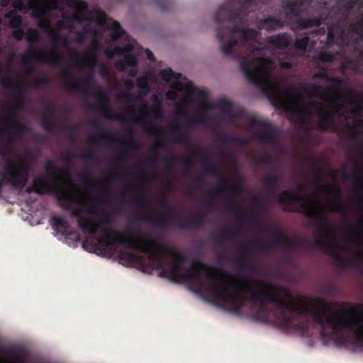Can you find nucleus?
Masks as SVG:
<instances>
[{
  "mask_svg": "<svg viewBox=\"0 0 363 363\" xmlns=\"http://www.w3.org/2000/svg\"><path fill=\"white\" fill-rule=\"evenodd\" d=\"M242 282L237 284V294H230L228 289L216 287V294L228 304L230 312L239 313L246 302L258 305L255 318L267 322L269 314L267 303H272L283 313L285 325L308 333V323L301 321L295 323L298 317L310 316L314 324L320 326V335L323 341L330 340L337 347H363V319L356 315L354 308L343 309L340 314L330 315L335 303L317 297L313 299L315 307L298 305L293 298L291 293L282 287L271 284L265 290H257L264 286L262 281L253 279L248 276L242 277Z\"/></svg>",
  "mask_w": 363,
  "mask_h": 363,
  "instance_id": "obj_1",
  "label": "nucleus"
},
{
  "mask_svg": "<svg viewBox=\"0 0 363 363\" xmlns=\"http://www.w3.org/2000/svg\"><path fill=\"white\" fill-rule=\"evenodd\" d=\"M55 196L57 201L60 203L61 207L65 210L71 212V217L76 219L78 227L81 230L89 237L82 242V247L90 252H94L98 255H107L111 251V247L116 244H121L124 245L127 248H130L125 244L115 242L113 244H110L106 247L104 246V243L101 242V238H105L108 236L111 232L115 231L117 233L121 235L125 239H127L123 234L118 233L113 228H106L104 230V235L103 236H96L99 230L102 226H108L111 223V217L109 213H105L103 216H92L84 218L82 213L86 215H94L96 214V206H89L85 208H75L74 205H82L83 201L80 199H77L69 191L64 189H55ZM133 222H130L126 233L130 235V239L134 238L138 240H143L144 237L142 236L140 230L135 229L131 227Z\"/></svg>",
  "mask_w": 363,
  "mask_h": 363,
  "instance_id": "obj_2",
  "label": "nucleus"
},
{
  "mask_svg": "<svg viewBox=\"0 0 363 363\" xmlns=\"http://www.w3.org/2000/svg\"><path fill=\"white\" fill-rule=\"evenodd\" d=\"M256 0H228L214 13L217 23L216 35L220 42V50L225 57H238L235 46L255 40L258 32L252 28H243L245 18L254 10Z\"/></svg>",
  "mask_w": 363,
  "mask_h": 363,
  "instance_id": "obj_3",
  "label": "nucleus"
},
{
  "mask_svg": "<svg viewBox=\"0 0 363 363\" xmlns=\"http://www.w3.org/2000/svg\"><path fill=\"white\" fill-rule=\"evenodd\" d=\"M213 267H208L201 262H196L190 267H183L182 264L172 261L171 267L167 269V272H162L164 277L167 274L171 275L174 279L182 278L188 281L191 285L195 287V292L202 295L207 293L216 301L224 310L229 311V306L227 303L217 296L216 294V287L228 289L230 294H237L231 289L230 284L228 282H222L220 279L214 276L212 273Z\"/></svg>",
  "mask_w": 363,
  "mask_h": 363,
  "instance_id": "obj_4",
  "label": "nucleus"
},
{
  "mask_svg": "<svg viewBox=\"0 0 363 363\" xmlns=\"http://www.w3.org/2000/svg\"><path fill=\"white\" fill-rule=\"evenodd\" d=\"M300 208L304 215L313 222V225L319 228L320 237L315 239L313 245L322 251L330 254L335 264L342 268L347 269L353 264L354 261L349 259L342 255L334 247L328 243V240L335 238L333 229L329 223L328 214L321 206L320 201L304 202Z\"/></svg>",
  "mask_w": 363,
  "mask_h": 363,
  "instance_id": "obj_5",
  "label": "nucleus"
},
{
  "mask_svg": "<svg viewBox=\"0 0 363 363\" xmlns=\"http://www.w3.org/2000/svg\"><path fill=\"white\" fill-rule=\"evenodd\" d=\"M117 241L147 255L148 258L152 262L156 263L157 268L162 272H167V268L164 267V254L168 255L173 262H179L180 264H183L186 259V255L180 252L178 250L162 245L145 238L143 240L134 238L125 239L121 235L112 230L107 238L101 239V242L105 244V247Z\"/></svg>",
  "mask_w": 363,
  "mask_h": 363,
  "instance_id": "obj_6",
  "label": "nucleus"
},
{
  "mask_svg": "<svg viewBox=\"0 0 363 363\" xmlns=\"http://www.w3.org/2000/svg\"><path fill=\"white\" fill-rule=\"evenodd\" d=\"M214 107L222 111L230 123H235L238 118H247L250 131L264 144L275 145L277 143L275 138L277 129L269 121L260 120L254 116L247 117L243 108H235L232 102L224 99L219 100Z\"/></svg>",
  "mask_w": 363,
  "mask_h": 363,
  "instance_id": "obj_7",
  "label": "nucleus"
},
{
  "mask_svg": "<svg viewBox=\"0 0 363 363\" xmlns=\"http://www.w3.org/2000/svg\"><path fill=\"white\" fill-rule=\"evenodd\" d=\"M158 81L169 86L167 91H207L196 88L191 81L181 73L174 72L171 68L161 69L157 74L152 71L146 72L136 78V85L140 89L139 91H152L150 85L156 84Z\"/></svg>",
  "mask_w": 363,
  "mask_h": 363,
  "instance_id": "obj_8",
  "label": "nucleus"
},
{
  "mask_svg": "<svg viewBox=\"0 0 363 363\" xmlns=\"http://www.w3.org/2000/svg\"><path fill=\"white\" fill-rule=\"evenodd\" d=\"M268 98L272 105L277 109L286 112L290 116H303L311 117L314 112L306 105H299L294 100V96H301L302 94H307L309 96H318L322 99L330 95L337 96L343 92H262ZM345 94H355L356 92H345Z\"/></svg>",
  "mask_w": 363,
  "mask_h": 363,
  "instance_id": "obj_9",
  "label": "nucleus"
},
{
  "mask_svg": "<svg viewBox=\"0 0 363 363\" xmlns=\"http://www.w3.org/2000/svg\"><path fill=\"white\" fill-rule=\"evenodd\" d=\"M31 60L57 67L65 76H67L70 73L69 65L57 52L54 50H28L27 53L22 56L23 72L27 75H30L34 72V68L30 63Z\"/></svg>",
  "mask_w": 363,
  "mask_h": 363,
  "instance_id": "obj_10",
  "label": "nucleus"
},
{
  "mask_svg": "<svg viewBox=\"0 0 363 363\" xmlns=\"http://www.w3.org/2000/svg\"><path fill=\"white\" fill-rule=\"evenodd\" d=\"M262 230L270 234L273 238L268 243L253 248L252 250L255 252L267 253L270 251L272 246L287 249H310L313 247V244L308 239L296 238L291 240L280 233L276 228L269 225H262Z\"/></svg>",
  "mask_w": 363,
  "mask_h": 363,
  "instance_id": "obj_11",
  "label": "nucleus"
},
{
  "mask_svg": "<svg viewBox=\"0 0 363 363\" xmlns=\"http://www.w3.org/2000/svg\"><path fill=\"white\" fill-rule=\"evenodd\" d=\"M272 64V60L269 57L243 58L240 62V69L250 83L260 86L269 75L268 68Z\"/></svg>",
  "mask_w": 363,
  "mask_h": 363,
  "instance_id": "obj_12",
  "label": "nucleus"
},
{
  "mask_svg": "<svg viewBox=\"0 0 363 363\" xmlns=\"http://www.w3.org/2000/svg\"><path fill=\"white\" fill-rule=\"evenodd\" d=\"M30 171V168L25 161L21 160L13 165L11 160L6 157L5 173L0 179V194L3 187L9 184L14 188L22 189L28 182Z\"/></svg>",
  "mask_w": 363,
  "mask_h": 363,
  "instance_id": "obj_13",
  "label": "nucleus"
},
{
  "mask_svg": "<svg viewBox=\"0 0 363 363\" xmlns=\"http://www.w3.org/2000/svg\"><path fill=\"white\" fill-rule=\"evenodd\" d=\"M143 219L161 227L164 226L169 220L174 219L177 221V225L183 229H199L204 224L205 215L202 212H198L186 220L179 216H175L172 212H169L160 216L150 214L145 216Z\"/></svg>",
  "mask_w": 363,
  "mask_h": 363,
  "instance_id": "obj_14",
  "label": "nucleus"
},
{
  "mask_svg": "<svg viewBox=\"0 0 363 363\" xmlns=\"http://www.w3.org/2000/svg\"><path fill=\"white\" fill-rule=\"evenodd\" d=\"M88 141L91 144H97L99 143L118 144L130 150H137L140 147V143L138 140L135 138L132 130H129L125 140H120L107 130L101 128L99 130L98 137L94 135H91L88 138Z\"/></svg>",
  "mask_w": 363,
  "mask_h": 363,
  "instance_id": "obj_15",
  "label": "nucleus"
},
{
  "mask_svg": "<svg viewBox=\"0 0 363 363\" xmlns=\"http://www.w3.org/2000/svg\"><path fill=\"white\" fill-rule=\"evenodd\" d=\"M319 70L315 72L313 78L314 79H320L323 82L329 83V86L325 88L320 85H314L309 89H266L262 87L259 91H354V89H341L335 87L334 85L340 83L342 80L339 77L331 75L323 66H318Z\"/></svg>",
  "mask_w": 363,
  "mask_h": 363,
  "instance_id": "obj_16",
  "label": "nucleus"
},
{
  "mask_svg": "<svg viewBox=\"0 0 363 363\" xmlns=\"http://www.w3.org/2000/svg\"><path fill=\"white\" fill-rule=\"evenodd\" d=\"M135 49L134 43H128L123 45H116L113 51H106V55L108 58H113L114 55L123 56V59L116 61V67L121 72H124L127 65H135L136 60L133 55Z\"/></svg>",
  "mask_w": 363,
  "mask_h": 363,
  "instance_id": "obj_17",
  "label": "nucleus"
},
{
  "mask_svg": "<svg viewBox=\"0 0 363 363\" xmlns=\"http://www.w3.org/2000/svg\"><path fill=\"white\" fill-rule=\"evenodd\" d=\"M306 191L304 184H299L296 191H283L279 196L278 201L281 204L289 207V211L292 212H299L300 208L297 206L298 203L303 202L304 197L301 194Z\"/></svg>",
  "mask_w": 363,
  "mask_h": 363,
  "instance_id": "obj_18",
  "label": "nucleus"
},
{
  "mask_svg": "<svg viewBox=\"0 0 363 363\" xmlns=\"http://www.w3.org/2000/svg\"><path fill=\"white\" fill-rule=\"evenodd\" d=\"M90 14L95 16L97 23L107 25L111 30V38L113 41L119 40L125 34L120 23L113 19H108L106 13L101 9L91 10Z\"/></svg>",
  "mask_w": 363,
  "mask_h": 363,
  "instance_id": "obj_19",
  "label": "nucleus"
},
{
  "mask_svg": "<svg viewBox=\"0 0 363 363\" xmlns=\"http://www.w3.org/2000/svg\"><path fill=\"white\" fill-rule=\"evenodd\" d=\"M149 111L154 112V115L148 120H146L142 116L136 114L133 109L130 110L129 114L130 115L133 121L135 123L141 124L146 133H152L154 131L161 132L162 128L154 125L155 120L161 117L160 113L155 111L152 108H148L146 106H143L142 112L144 116L147 115Z\"/></svg>",
  "mask_w": 363,
  "mask_h": 363,
  "instance_id": "obj_20",
  "label": "nucleus"
},
{
  "mask_svg": "<svg viewBox=\"0 0 363 363\" xmlns=\"http://www.w3.org/2000/svg\"><path fill=\"white\" fill-rule=\"evenodd\" d=\"M51 221L52 228L65 236L69 244H75L80 240L79 234L76 230H71L69 223L62 216H55Z\"/></svg>",
  "mask_w": 363,
  "mask_h": 363,
  "instance_id": "obj_21",
  "label": "nucleus"
},
{
  "mask_svg": "<svg viewBox=\"0 0 363 363\" xmlns=\"http://www.w3.org/2000/svg\"><path fill=\"white\" fill-rule=\"evenodd\" d=\"M72 65L78 69H86L92 72L97 65L96 57L84 55L82 57L77 52L73 51L71 57Z\"/></svg>",
  "mask_w": 363,
  "mask_h": 363,
  "instance_id": "obj_22",
  "label": "nucleus"
},
{
  "mask_svg": "<svg viewBox=\"0 0 363 363\" xmlns=\"http://www.w3.org/2000/svg\"><path fill=\"white\" fill-rule=\"evenodd\" d=\"M125 191L131 192L130 201L138 208H148L150 203L144 195V188L143 186L137 184L132 186L125 187Z\"/></svg>",
  "mask_w": 363,
  "mask_h": 363,
  "instance_id": "obj_23",
  "label": "nucleus"
},
{
  "mask_svg": "<svg viewBox=\"0 0 363 363\" xmlns=\"http://www.w3.org/2000/svg\"><path fill=\"white\" fill-rule=\"evenodd\" d=\"M108 177L106 180H104L101 182H97L94 184V185L100 188L101 191V201H103L104 199L109 198L110 196V191L107 182L110 180L121 179L123 176V171L119 168L114 167L108 172Z\"/></svg>",
  "mask_w": 363,
  "mask_h": 363,
  "instance_id": "obj_24",
  "label": "nucleus"
},
{
  "mask_svg": "<svg viewBox=\"0 0 363 363\" xmlns=\"http://www.w3.org/2000/svg\"><path fill=\"white\" fill-rule=\"evenodd\" d=\"M181 160L183 164V168L185 175H190L192 172V160L190 156H185L182 158L176 157L173 155H169L164 158V162L167 164V169L168 172L172 174L174 172V164Z\"/></svg>",
  "mask_w": 363,
  "mask_h": 363,
  "instance_id": "obj_25",
  "label": "nucleus"
},
{
  "mask_svg": "<svg viewBox=\"0 0 363 363\" xmlns=\"http://www.w3.org/2000/svg\"><path fill=\"white\" fill-rule=\"evenodd\" d=\"M359 56L356 59H347L342 63L343 71H350L354 74H363V50L357 48Z\"/></svg>",
  "mask_w": 363,
  "mask_h": 363,
  "instance_id": "obj_26",
  "label": "nucleus"
},
{
  "mask_svg": "<svg viewBox=\"0 0 363 363\" xmlns=\"http://www.w3.org/2000/svg\"><path fill=\"white\" fill-rule=\"evenodd\" d=\"M267 43L270 46L279 50L288 48L292 43V36L288 33H281L271 35L267 38Z\"/></svg>",
  "mask_w": 363,
  "mask_h": 363,
  "instance_id": "obj_27",
  "label": "nucleus"
},
{
  "mask_svg": "<svg viewBox=\"0 0 363 363\" xmlns=\"http://www.w3.org/2000/svg\"><path fill=\"white\" fill-rule=\"evenodd\" d=\"M100 116L110 121H122L123 116L120 114L113 113L109 106L108 99L99 100L96 106Z\"/></svg>",
  "mask_w": 363,
  "mask_h": 363,
  "instance_id": "obj_28",
  "label": "nucleus"
},
{
  "mask_svg": "<svg viewBox=\"0 0 363 363\" xmlns=\"http://www.w3.org/2000/svg\"><path fill=\"white\" fill-rule=\"evenodd\" d=\"M202 161L205 163L206 167L204 172L206 174L216 175L220 177V180L223 182L225 177L219 167H218L213 162V153L205 152L202 155Z\"/></svg>",
  "mask_w": 363,
  "mask_h": 363,
  "instance_id": "obj_29",
  "label": "nucleus"
},
{
  "mask_svg": "<svg viewBox=\"0 0 363 363\" xmlns=\"http://www.w3.org/2000/svg\"><path fill=\"white\" fill-rule=\"evenodd\" d=\"M284 26V21L273 16H268L261 19L258 23V28L267 31H272L277 28H281Z\"/></svg>",
  "mask_w": 363,
  "mask_h": 363,
  "instance_id": "obj_30",
  "label": "nucleus"
},
{
  "mask_svg": "<svg viewBox=\"0 0 363 363\" xmlns=\"http://www.w3.org/2000/svg\"><path fill=\"white\" fill-rule=\"evenodd\" d=\"M281 6L286 18L300 16L301 4L298 0H282Z\"/></svg>",
  "mask_w": 363,
  "mask_h": 363,
  "instance_id": "obj_31",
  "label": "nucleus"
},
{
  "mask_svg": "<svg viewBox=\"0 0 363 363\" xmlns=\"http://www.w3.org/2000/svg\"><path fill=\"white\" fill-rule=\"evenodd\" d=\"M280 177L276 173L267 177L263 182V187L267 193V198L271 199L273 194L278 190V182Z\"/></svg>",
  "mask_w": 363,
  "mask_h": 363,
  "instance_id": "obj_32",
  "label": "nucleus"
},
{
  "mask_svg": "<svg viewBox=\"0 0 363 363\" xmlns=\"http://www.w3.org/2000/svg\"><path fill=\"white\" fill-rule=\"evenodd\" d=\"M228 190H229L233 197H238L242 194V188L240 184L233 186L230 188L226 185L224 179L216 190L209 192V196L213 198L217 195L225 194Z\"/></svg>",
  "mask_w": 363,
  "mask_h": 363,
  "instance_id": "obj_33",
  "label": "nucleus"
},
{
  "mask_svg": "<svg viewBox=\"0 0 363 363\" xmlns=\"http://www.w3.org/2000/svg\"><path fill=\"white\" fill-rule=\"evenodd\" d=\"M335 106L338 111H341L342 112V116L345 117H349L350 115L357 117L362 115L363 113V104L362 102H358L354 107L351 108H347L345 106L344 101H337L335 102Z\"/></svg>",
  "mask_w": 363,
  "mask_h": 363,
  "instance_id": "obj_34",
  "label": "nucleus"
},
{
  "mask_svg": "<svg viewBox=\"0 0 363 363\" xmlns=\"http://www.w3.org/2000/svg\"><path fill=\"white\" fill-rule=\"evenodd\" d=\"M119 257L128 264H137L141 267L145 264L144 257L133 251H121L119 252Z\"/></svg>",
  "mask_w": 363,
  "mask_h": 363,
  "instance_id": "obj_35",
  "label": "nucleus"
},
{
  "mask_svg": "<svg viewBox=\"0 0 363 363\" xmlns=\"http://www.w3.org/2000/svg\"><path fill=\"white\" fill-rule=\"evenodd\" d=\"M318 116L320 118L318 129L326 130L330 128L334 123V119L328 111L326 108H320L318 111Z\"/></svg>",
  "mask_w": 363,
  "mask_h": 363,
  "instance_id": "obj_36",
  "label": "nucleus"
},
{
  "mask_svg": "<svg viewBox=\"0 0 363 363\" xmlns=\"http://www.w3.org/2000/svg\"><path fill=\"white\" fill-rule=\"evenodd\" d=\"M297 25V28L303 30L313 27H319L323 23V18L321 17L303 18H299L295 21Z\"/></svg>",
  "mask_w": 363,
  "mask_h": 363,
  "instance_id": "obj_37",
  "label": "nucleus"
},
{
  "mask_svg": "<svg viewBox=\"0 0 363 363\" xmlns=\"http://www.w3.org/2000/svg\"><path fill=\"white\" fill-rule=\"evenodd\" d=\"M305 162L310 164L313 169L314 175L317 179L316 184L318 186H320L323 188H327L328 186H323L321 181L323 179V169L318 165V161L315 158L312 156L307 155L304 157Z\"/></svg>",
  "mask_w": 363,
  "mask_h": 363,
  "instance_id": "obj_38",
  "label": "nucleus"
},
{
  "mask_svg": "<svg viewBox=\"0 0 363 363\" xmlns=\"http://www.w3.org/2000/svg\"><path fill=\"white\" fill-rule=\"evenodd\" d=\"M72 1L73 6L77 9V11L73 16V18L76 21L80 22L82 20H87L88 18L84 13L88 8V4L84 0H70Z\"/></svg>",
  "mask_w": 363,
  "mask_h": 363,
  "instance_id": "obj_39",
  "label": "nucleus"
},
{
  "mask_svg": "<svg viewBox=\"0 0 363 363\" xmlns=\"http://www.w3.org/2000/svg\"><path fill=\"white\" fill-rule=\"evenodd\" d=\"M331 189L335 191L337 199L330 203V211L344 213L345 212V208L342 201V193L340 188L338 186H333Z\"/></svg>",
  "mask_w": 363,
  "mask_h": 363,
  "instance_id": "obj_40",
  "label": "nucleus"
},
{
  "mask_svg": "<svg viewBox=\"0 0 363 363\" xmlns=\"http://www.w3.org/2000/svg\"><path fill=\"white\" fill-rule=\"evenodd\" d=\"M33 185L43 189V194L50 193L53 189L55 182L51 179L47 181L43 176H38L33 179Z\"/></svg>",
  "mask_w": 363,
  "mask_h": 363,
  "instance_id": "obj_41",
  "label": "nucleus"
},
{
  "mask_svg": "<svg viewBox=\"0 0 363 363\" xmlns=\"http://www.w3.org/2000/svg\"><path fill=\"white\" fill-rule=\"evenodd\" d=\"M44 169L50 179L55 183L58 179L59 174L62 172V171L55 166L52 161L50 160L48 161L45 164Z\"/></svg>",
  "mask_w": 363,
  "mask_h": 363,
  "instance_id": "obj_42",
  "label": "nucleus"
},
{
  "mask_svg": "<svg viewBox=\"0 0 363 363\" xmlns=\"http://www.w3.org/2000/svg\"><path fill=\"white\" fill-rule=\"evenodd\" d=\"M219 140L222 143H234L239 146H246L247 145L249 140L246 138L244 137H238V136H232L229 135H225L222 137H220Z\"/></svg>",
  "mask_w": 363,
  "mask_h": 363,
  "instance_id": "obj_43",
  "label": "nucleus"
},
{
  "mask_svg": "<svg viewBox=\"0 0 363 363\" xmlns=\"http://www.w3.org/2000/svg\"><path fill=\"white\" fill-rule=\"evenodd\" d=\"M358 0H340L336 6L337 10L343 13H350L357 4Z\"/></svg>",
  "mask_w": 363,
  "mask_h": 363,
  "instance_id": "obj_44",
  "label": "nucleus"
},
{
  "mask_svg": "<svg viewBox=\"0 0 363 363\" xmlns=\"http://www.w3.org/2000/svg\"><path fill=\"white\" fill-rule=\"evenodd\" d=\"M25 38L26 40L30 43L29 50H38L33 45L34 43H38L39 40V33L36 29L30 28L28 30Z\"/></svg>",
  "mask_w": 363,
  "mask_h": 363,
  "instance_id": "obj_45",
  "label": "nucleus"
},
{
  "mask_svg": "<svg viewBox=\"0 0 363 363\" xmlns=\"http://www.w3.org/2000/svg\"><path fill=\"white\" fill-rule=\"evenodd\" d=\"M210 108V107H205L202 109V111L196 116L195 121L196 123H199L205 126L210 127L213 125V119L211 118H208L206 113V111Z\"/></svg>",
  "mask_w": 363,
  "mask_h": 363,
  "instance_id": "obj_46",
  "label": "nucleus"
},
{
  "mask_svg": "<svg viewBox=\"0 0 363 363\" xmlns=\"http://www.w3.org/2000/svg\"><path fill=\"white\" fill-rule=\"evenodd\" d=\"M335 29V26L334 25H330L328 27V34L325 40V45L328 47L338 44L339 38L336 37Z\"/></svg>",
  "mask_w": 363,
  "mask_h": 363,
  "instance_id": "obj_47",
  "label": "nucleus"
},
{
  "mask_svg": "<svg viewBox=\"0 0 363 363\" xmlns=\"http://www.w3.org/2000/svg\"><path fill=\"white\" fill-rule=\"evenodd\" d=\"M291 117L296 123L301 125L305 130H308L311 128V121L310 117L303 116H291Z\"/></svg>",
  "mask_w": 363,
  "mask_h": 363,
  "instance_id": "obj_48",
  "label": "nucleus"
},
{
  "mask_svg": "<svg viewBox=\"0 0 363 363\" xmlns=\"http://www.w3.org/2000/svg\"><path fill=\"white\" fill-rule=\"evenodd\" d=\"M315 59L321 62L331 63L333 62L335 57L331 52L320 51L315 56Z\"/></svg>",
  "mask_w": 363,
  "mask_h": 363,
  "instance_id": "obj_49",
  "label": "nucleus"
},
{
  "mask_svg": "<svg viewBox=\"0 0 363 363\" xmlns=\"http://www.w3.org/2000/svg\"><path fill=\"white\" fill-rule=\"evenodd\" d=\"M310 38L308 36L306 35L301 38L296 39L294 42V48L301 50L302 52H305L308 45Z\"/></svg>",
  "mask_w": 363,
  "mask_h": 363,
  "instance_id": "obj_50",
  "label": "nucleus"
},
{
  "mask_svg": "<svg viewBox=\"0 0 363 363\" xmlns=\"http://www.w3.org/2000/svg\"><path fill=\"white\" fill-rule=\"evenodd\" d=\"M155 4L162 11H168L173 6L172 0H155Z\"/></svg>",
  "mask_w": 363,
  "mask_h": 363,
  "instance_id": "obj_51",
  "label": "nucleus"
},
{
  "mask_svg": "<svg viewBox=\"0 0 363 363\" xmlns=\"http://www.w3.org/2000/svg\"><path fill=\"white\" fill-rule=\"evenodd\" d=\"M41 125L48 132L53 133L55 130V124L51 121L49 116H44L41 121Z\"/></svg>",
  "mask_w": 363,
  "mask_h": 363,
  "instance_id": "obj_52",
  "label": "nucleus"
},
{
  "mask_svg": "<svg viewBox=\"0 0 363 363\" xmlns=\"http://www.w3.org/2000/svg\"><path fill=\"white\" fill-rule=\"evenodd\" d=\"M240 235V232L238 230H233L229 228H223L222 234L216 238V241L218 244L222 243V238L225 236L237 237Z\"/></svg>",
  "mask_w": 363,
  "mask_h": 363,
  "instance_id": "obj_53",
  "label": "nucleus"
},
{
  "mask_svg": "<svg viewBox=\"0 0 363 363\" xmlns=\"http://www.w3.org/2000/svg\"><path fill=\"white\" fill-rule=\"evenodd\" d=\"M8 117L9 121L11 123L13 124L14 128L18 131V132H23L24 130V126L21 124L18 123L15 120V113L13 110H9L8 111Z\"/></svg>",
  "mask_w": 363,
  "mask_h": 363,
  "instance_id": "obj_54",
  "label": "nucleus"
},
{
  "mask_svg": "<svg viewBox=\"0 0 363 363\" xmlns=\"http://www.w3.org/2000/svg\"><path fill=\"white\" fill-rule=\"evenodd\" d=\"M225 208L226 211H228L229 213H232L235 214L236 216L241 217L243 216V213H242V210L238 206H237L231 203H228L225 205Z\"/></svg>",
  "mask_w": 363,
  "mask_h": 363,
  "instance_id": "obj_55",
  "label": "nucleus"
},
{
  "mask_svg": "<svg viewBox=\"0 0 363 363\" xmlns=\"http://www.w3.org/2000/svg\"><path fill=\"white\" fill-rule=\"evenodd\" d=\"M351 30L359 36V40L363 41V23L359 22L356 25L351 26Z\"/></svg>",
  "mask_w": 363,
  "mask_h": 363,
  "instance_id": "obj_56",
  "label": "nucleus"
},
{
  "mask_svg": "<svg viewBox=\"0 0 363 363\" xmlns=\"http://www.w3.org/2000/svg\"><path fill=\"white\" fill-rule=\"evenodd\" d=\"M237 267L241 269H247L251 267V262L247 257H242L238 260Z\"/></svg>",
  "mask_w": 363,
  "mask_h": 363,
  "instance_id": "obj_57",
  "label": "nucleus"
},
{
  "mask_svg": "<svg viewBox=\"0 0 363 363\" xmlns=\"http://www.w3.org/2000/svg\"><path fill=\"white\" fill-rule=\"evenodd\" d=\"M12 35L15 39H16L18 41H21L25 37V31L23 28V27H18L16 28H12Z\"/></svg>",
  "mask_w": 363,
  "mask_h": 363,
  "instance_id": "obj_58",
  "label": "nucleus"
},
{
  "mask_svg": "<svg viewBox=\"0 0 363 363\" xmlns=\"http://www.w3.org/2000/svg\"><path fill=\"white\" fill-rule=\"evenodd\" d=\"M23 24V18L20 15L14 16L11 21H9V25L11 28H16L21 27Z\"/></svg>",
  "mask_w": 363,
  "mask_h": 363,
  "instance_id": "obj_59",
  "label": "nucleus"
},
{
  "mask_svg": "<svg viewBox=\"0 0 363 363\" xmlns=\"http://www.w3.org/2000/svg\"><path fill=\"white\" fill-rule=\"evenodd\" d=\"M99 50V43L96 40H94L92 43L91 48L86 52V55L97 57V54Z\"/></svg>",
  "mask_w": 363,
  "mask_h": 363,
  "instance_id": "obj_60",
  "label": "nucleus"
},
{
  "mask_svg": "<svg viewBox=\"0 0 363 363\" xmlns=\"http://www.w3.org/2000/svg\"><path fill=\"white\" fill-rule=\"evenodd\" d=\"M45 116H49L51 117L56 113V106L55 104L50 102L45 106Z\"/></svg>",
  "mask_w": 363,
  "mask_h": 363,
  "instance_id": "obj_61",
  "label": "nucleus"
},
{
  "mask_svg": "<svg viewBox=\"0 0 363 363\" xmlns=\"http://www.w3.org/2000/svg\"><path fill=\"white\" fill-rule=\"evenodd\" d=\"M174 139L177 141L185 143L189 141V136L185 132L180 131L176 133V137Z\"/></svg>",
  "mask_w": 363,
  "mask_h": 363,
  "instance_id": "obj_62",
  "label": "nucleus"
},
{
  "mask_svg": "<svg viewBox=\"0 0 363 363\" xmlns=\"http://www.w3.org/2000/svg\"><path fill=\"white\" fill-rule=\"evenodd\" d=\"M12 6L16 10L19 11H23L26 9V4L23 0H13Z\"/></svg>",
  "mask_w": 363,
  "mask_h": 363,
  "instance_id": "obj_63",
  "label": "nucleus"
},
{
  "mask_svg": "<svg viewBox=\"0 0 363 363\" xmlns=\"http://www.w3.org/2000/svg\"><path fill=\"white\" fill-rule=\"evenodd\" d=\"M99 73L101 77H108L110 74L109 69L106 65L102 64L99 67Z\"/></svg>",
  "mask_w": 363,
  "mask_h": 363,
  "instance_id": "obj_64",
  "label": "nucleus"
}]
</instances>
